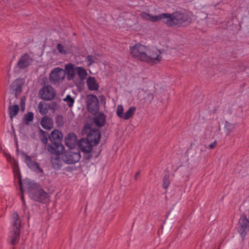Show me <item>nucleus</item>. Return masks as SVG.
Wrapping results in <instances>:
<instances>
[{"mask_svg":"<svg viewBox=\"0 0 249 249\" xmlns=\"http://www.w3.org/2000/svg\"><path fill=\"white\" fill-rule=\"evenodd\" d=\"M141 17L145 20L151 22H157L161 20L168 27L175 28L186 26L190 21L188 15L180 12L162 13L158 15L152 16L146 12H142Z\"/></svg>","mask_w":249,"mask_h":249,"instance_id":"obj_1","label":"nucleus"},{"mask_svg":"<svg viewBox=\"0 0 249 249\" xmlns=\"http://www.w3.org/2000/svg\"><path fill=\"white\" fill-rule=\"evenodd\" d=\"M130 53L133 58L151 64L160 61V51L156 48H148L145 46L137 44L130 48Z\"/></svg>","mask_w":249,"mask_h":249,"instance_id":"obj_2","label":"nucleus"},{"mask_svg":"<svg viewBox=\"0 0 249 249\" xmlns=\"http://www.w3.org/2000/svg\"><path fill=\"white\" fill-rule=\"evenodd\" d=\"M25 189L29 194L31 199L35 201L45 203L49 199V194L40 185L29 179H24Z\"/></svg>","mask_w":249,"mask_h":249,"instance_id":"obj_3","label":"nucleus"},{"mask_svg":"<svg viewBox=\"0 0 249 249\" xmlns=\"http://www.w3.org/2000/svg\"><path fill=\"white\" fill-rule=\"evenodd\" d=\"M63 134L58 129H54L52 131L49 135V140L51 143L47 145V150L51 154L55 156L61 155L65 147L62 144Z\"/></svg>","mask_w":249,"mask_h":249,"instance_id":"obj_4","label":"nucleus"},{"mask_svg":"<svg viewBox=\"0 0 249 249\" xmlns=\"http://www.w3.org/2000/svg\"><path fill=\"white\" fill-rule=\"evenodd\" d=\"M12 219V229L8 241L11 245L14 246L18 243L20 238L21 221L17 213H13Z\"/></svg>","mask_w":249,"mask_h":249,"instance_id":"obj_5","label":"nucleus"},{"mask_svg":"<svg viewBox=\"0 0 249 249\" xmlns=\"http://www.w3.org/2000/svg\"><path fill=\"white\" fill-rule=\"evenodd\" d=\"M101 133L98 128H93L89 131L86 138L81 139L77 142L86 145L94 146L99 144Z\"/></svg>","mask_w":249,"mask_h":249,"instance_id":"obj_6","label":"nucleus"},{"mask_svg":"<svg viewBox=\"0 0 249 249\" xmlns=\"http://www.w3.org/2000/svg\"><path fill=\"white\" fill-rule=\"evenodd\" d=\"M81 156L78 150L75 151L73 149H71L67 150L62 157V160L67 164H74L78 162Z\"/></svg>","mask_w":249,"mask_h":249,"instance_id":"obj_7","label":"nucleus"},{"mask_svg":"<svg viewBox=\"0 0 249 249\" xmlns=\"http://www.w3.org/2000/svg\"><path fill=\"white\" fill-rule=\"evenodd\" d=\"M65 77L64 70L59 67L54 68L50 72L49 79L51 83L57 84L62 82Z\"/></svg>","mask_w":249,"mask_h":249,"instance_id":"obj_8","label":"nucleus"},{"mask_svg":"<svg viewBox=\"0 0 249 249\" xmlns=\"http://www.w3.org/2000/svg\"><path fill=\"white\" fill-rule=\"evenodd\" d=\"M40 98L45 101H51L53 100L55 95V89L51 86L47 85L42 88L39 91Z\"/></svg>","mask_w":249,"mask_h":249,"instance_id":"obj_9","label":"nucleus"},{"mask_svg":"<svg viewBox=\"0 0 249 249\" xmlns=\"http://www.w3.org/2000/svg\"><path fill=\"white\" fill-rule=\"evenodd\" d=\"M87 108L92 114H95L99 110V100L96 95L90 94L87 97Z\"/></svg>","mask_w":249,"mask_h":249,"instance_id":"obj_10","label":"nucleus"},{"mask_svg":"<svg viewBox=\"0 0 249 249\" xmlns=\"http://www.w3.org/2000/svg\"><path fill=\"white\" fill-rule=\"evenodd\" d=\"M249 231V220L245 215H243L239 220L238 231L242 240H244L247 232Z\"/></svg>","mask_w":249,"mask_h":249,"instance_id":"obj_11","label":"nucleus"},{"mask_svg":"<svg viewBox=\"0 0 249 249\" xmlns=\"http://www.w3.org/2000/svg\"><path fill=\"white\" fill-rule=\"evenodd\" d=\"M22 154L24 155L25 157V162L28 166L32 170L37 171L40 173H43V170L39 167V164L36 161H33L31 157L28 156L27 154L22 152Z\"/></svg>","mask_w":249,"mask_h":249,"instance_id":"obj_12","label":"nucleus"},{"mask_svg":"<svg viewBox=\"0 0 249 249\" xmlns=\"http://www.w3.org/2000/svg\"><path fill=\"white\" fill-rule=\"evenodd\" d=\"M77 144L81 152L84 153L83 159L86 160H89L92 157V150L93 146L86 145L78 142Z\"/></svg>","mask_w":249,"mask_h":249,"instance_id":"obj_13","label":"nucleus"},{"mask_svg":"<svg viewBox=\"0 0 249 249\" xmlns=\"http://www.w3.org/2000/svg\"><path fill=\"white\" fill-rule=\"evenodd\" d=\"M76 67L72 63H69L65 66V70L64 71L65 75L67 76V80L69 81L73 79L75 75Z\"/></svg>","mask_w":249,"mask_h":249,"instance_id":"obj_14","label":"nucleus"},{"mask_svg":"<svg viewBox=\"0 0 249 249\" xmlns=\"http://www.w3.org/2000/svg\"><path fill=\"white\" fill-rule=\"evenodd\" d=\"M40 124L44 129L50 130L53 128V121L51 117L45 115L42 118Z\"/></svg>","mask_w":249,"mask_h":249,"instance_id":"obj_15","label":"nucleus"},{"mask_svg":"<svg viewBox=\"0 0 249 249\" xmlns=\"http://www.w3.org/2000/svg\"><path fill=\"white\" fill-rule=\"evenodd\" d=\"M76 135L73 132L67 134L65 138V145L71 149H72L76 142Z\"/></svg>","mask_w":249,"mask_h":249,"instance_id":"obj_16","label":"nucleus"},{"mask_svg":"<svg viewBox=\"0 0 249 249\" xmlns=\"http://www.w3.org/2000/svg\"><path fill=\"white\" fill-rule=\"evenodd\" d=\"M30 55L28 54L25 53L18 60L17 66L22 69L27 68L30 64Z\"/></svg>","mask_w":249,"mask_h":249,"instance_id":"obj_17","label":"nucleus"},{"mask_svg":"<svg viewBox=\"0 0 249 249\" xmlns=\"http://www.w3.org/2000/svg\"><path fill=\"white\" fill-rule=\"evenodd\" d=\"M106 121V116L103 113H99L93 118V122L96 126L103 127L105 125Z\"/></svg>","mask_w":249,"mask_h":249,"instance_id":"obj_18","label":"nucleus"},{"mask_svg":"<svg viewBox=\"0 0 249 249\" xmlns=\"http://www.w3.org/2000/svg\"><path fill=\"white\" fill-rule=\"evenodd\" d=\"M87 85L89 90H97L98 89L99 85L95 78L93 77L89 76L88 77L87 80Z\"/></svg>","mask_w":249,"mask_h":249,"instance_id":"obj_19","label":"nucleus"},{"mask_svg":"<svg viewBox=\"0 0 249 249\" xmlns=\"http://www.w3.org/2000/svg\"><path fill=\"white\" fill-rule=\"evenodd\" d=\"M51 162L53 167L55 170H59L62 165V161L60 157L56 156L55 158L52 157Z\"/></svg>","mask_w":249,"mask_h":249,"instance_id":"obj_20","label":"nucleus"},{"mask_svg":"<svg viewBox=\"0 0 249 249\" xmlns=\"http://www.w3.org/2000/svg\"><path fill=\"white\" fill-rule=\"evenodd\" d=\"M19 110V107L18 105L10 106L8 107V112L10 118L12 119L14 116L18 114Z\"/></svg>","mask_w":249,"mask_h":249,"instance_id":"obj_21","label":"nucleus"},{"mask_svg":"<svg viewBox=\"0 0 249 249\" xmlns=\"http://www.w3.org/2000/svg\"><path fill=\"white\" fill-rule=\"evenodd\" d=\"M48 133L42 129H40L39 132V137L40 141L43 143L48 145V141L49 139Z\"/></svg>","mask_w":249,"mask_h":249,"instance_id":"obj_22","label":"nucleus"},{"mask_svg":"<svg viewBox=\"0 0 249 249\" xmlns=\"http://www.w3.org/2000/svg\"><path fill=\"white\" fill-rule=\"evenodd\" d=\"M77 74L78 75L79 78L81 80H83L86 79L88 73L86 70L83 67H76Z\"/></svg>","mask_w":249,"mask_h":249,"instance_id":"obj_23","label":"nucleus"},{"mask_svg":"<svg viewBox=\"0 0 249 249\" xmlns=\"http://www.w3.org/2000/svg\"><path fill=\"white\" fill-rule=\"evenodd\" d=\"M136 108L135 107H131L124 114L123 119L124 120H128L133 116L134 115Z\"/></svg>","mask_w":249,"mask_h":249,"instance_id":"obj_24","label":"nucleus"},{"mask_svg":"<svg viewBox=\"0 0 249 249\" xmlns=\"http://www.w3.org/2000/svg\"><path fill=\"white\" fill-rule=\"evenodd\" d=\"M11 88L12 90L15 91V96H17V94L22 91V84L15 81L11 85Z\"/></svg>","mask_w":249,"mask_h":249,"instance_id":"obj_25","label":"nucleus"},{"mask_svg":"<svg viewBox=\"0 0 249 249\" xmlns=\"http://www.w3.org/2000/svg\"><path fill=\"white\" fill-rule=\"evenodd\" d=\"M18 183H19L20 191L21 192L20 199L22 202H24L25 199H24L23 193L24 192V188H25V186H24V180L23 181L21 180L20 175H19V177H18Z\"/></svg>","mask_w":249,"mask_h":249,"instance_id":"obj_26","label":"nucleus"},{"mask_svg":"<svg viewBox=\"0 0 249 249\" xmlns=\"http://www.w3.org/2000/svg\"><path fill=\"white\" fill-rule=\"evenodd\" d=\"M33 119L34 113L32 112H29L24 115L23 120L26 124H29L33 120Z\"/></svg>","mask_w":249,"mask_h":249,"instance_id":"obj_27","label":"nucleus"},{"mask_svg":"<svg viewBox=\"0 0 249 249\" xmlns=\"http://www.w3.org/2000/svg\"><path fill=\"white\" fill-rule=\"evenodd\" d=\"M38 109L40 113L42 115H45L48 113V109L44 106V103L43 102H40L38 105Z\"/></svg>","mask_w":249,"mask_h":249,"instance_id":"obj_28","label":"nucleus"},{"mask_svg":"<svg viewBox=\"0 0 249 249\" xmlns=\"http://www.w3.org/2000/svg\"><path fill=\"white\" fill-rule=\"evenodd\" d=\"M162 181L163 187L164 189H167L170 184V181L169 180V174L168 173L165 175Z\"/></svg>","mask_w":249,"mask_h":249,"instance_id":"obj_29","label":"nucleus"},{"mask_svg":"<svg viewBox=\"0 0 249 249\" xmlns=\"http://www.w3.org/2000/svg\"><path fill=\"white\" fill-rule=\"evenodd\" d=\"M91 125L89 123H87L85 124L84 126L83 127L81 133L83 136L86 135L87 136V134L89 133V131L92 130Z\"/></svg>","mask_w":249,"mask_h":249,"instance_id":"obj_30","label":"nucleus"},{"mask_svg":"<svg viewBox=\"0 0 249 249\" xmlns=\"http://www.w3.org/2000/svg\"><path fill=\"white\" fill-rule=\"evenodd\" d=\"M64 101L67 103L68 107L71 108L72 107L74 103V98H72L70 95H67Z\"/></svg>","mask_w":249,"mask_h":249,"instance_id":"obj_31","label":"nucleus"},{"mask_svg":"<svg viewBox=\"0 0 249 249\" xmlns=\"http://www.w3.org/2000/svg\"><path fill=\"white\" fill-rule=\"evenodd\" d=\"M234 128V124L229 123L228 121L225 122V129L226 130L227 134H229Z\"/></svg>","mask_w":249,"mask_h":249,"instance_id":"obj_32","label":"nucleus"},{"mask_svg":"<svg viewBox=\"0 0 249 249\" xmlns=\"http://www.w3.org/2000/svg\"><path fill=\"white\" fill-rule=\"evenodd\" d=\"M55 121L57 126H61L63 125V117L61 115H57L55 117Z\"/></svg>","mask_w":249,"mask_h":249,"instance_id":"obj_33","label":"nucleus"},{"mask_svg":"<svg viewBox=\"0 0 249 249\" xmlns=\"http://www.w3.org/2000/svg\"><path fill=\"white\" fill-rule=\"evenodd\" d=\"M123 112H124V108H123V106L122 105H118L117 106V111H116L117 116L119 118L123 119V117L124 115Z\"/></svg>","mask_w":249,"mask_h":249,"instance_id":"obj_34","label":"nucleus"},{"mask_svg":"<svg viewBox=\"0 0 249 249\" xmlns=\"http://www.w3.org/2000/svg\"><path fill=\"white\" fill-rule=\"evenodd\" d=\"M49 109L52 110L53 112H54L58 108V105L55 102H51L48 105Z\"/></svg>","mask_w":249,"mask_h":249,"instance_id":"obj_35","label":"nucleus"},{"mask_svg":"<svg viewBox=\"0 0 249 249\" xmlns=\"http://www.w3.org/2000/svg\"><path fill=\"white\" fill-rule=\"evenodd\" d=\"M57 49L58 51L62 54H66V51L64 50V46L60 43H58L57 45Z\"/></svg>","mask_w":249,"mask_h":249,"instance_id":"obj_36","label":"nucleus"},{"mask_svg":"<svg viewBox=\"0 0 249 249\" xmlns=\"http://www.w3.org/2000/svg\"><path fill=\"white\" fill-rule=\"evenodd\" d=\"M95 59V57L91 55H88L87 56V60L89 63V65H91L93 63H94V60Z\"/></svg>","mask_w":249,"mask_h":249,"instance_id":"obj_37","label":"nucleus"},{"mask_svg":"<svg viewBox=\"0 0 249 249\" xmlns=\"http://www.w3.org/2000/svg\"><path fill=\"white\" fill-rule=\"evenodd\" d=\"M145 98L146 100L151 103L154 99V95L151 93H148Z\"/></svg>","mask_w":249,"mask_h":249,"instance_id":"obj_38","label":"nucleus"},{"mask_svg":"<svg viewBox=\"0 0 249 249\" xmlns=\"http://www.w3.org/2000/svg\"><path fill=\"white\" fill-rule=\"evenodd\" d=\"M20 100V106L21 107V110L23 111L25 109V101L24 99V97L21 98Z\"/></svg>","mask_w":249,"mask_h":249,"instance_id":"obj_39","label":"nucleus"},{"mask_svg":"<svg viewBox=\"0 0 249 249\" xmlns=\"http://www.w3.org/2000/svg\"><path fill=\"white\" fill-rule=\"evenodd\" d=\"M217 145V142L216 141L212 142L211 144L209 145V148L211 149H213L216 147Z\"/></svg>","mask_w":249,"mask_h":249,"instance_id":"obj_40","label":"nucleus"},{"mask_svg":"<svg viewBox=\"0 0 249 249\" xmlns=\"http://www.w3.org/2000/svg\"><path fill=\"white\" fill-rule=\"evenodd\" d=\"M139 175H140V172H137V173H136L135 176V177H134V179H135V180H137V178H138V177L139 176Z\"/></svg>","mask_w":249,"mask_h":249,"instance_id":"obj_41","label":"nucleus"},{"mask_svg":"<svg viewBox=\"0 0 249 249\" xmlns=\"http://www.w3.org/2000/svg\"><path fill=\"white\" fill-rule=\"evenodd\" d=\"M22 205L23 206V207H24L25 209L26 208V203H25V200H24V202H22Z\"/></svg>","mask_w":249,"mask_h":249,"instance_id":"obj_42","label":"nucleus"}]
</instances>
